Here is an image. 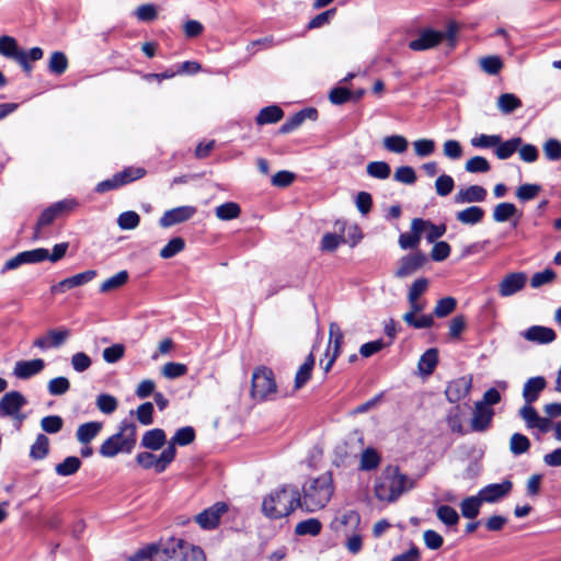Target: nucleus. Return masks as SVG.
Listing matches in <instances>:
<instances>
[{
	"label": "nucleus",
	"mask_w": 561,
	"mask_h": 561,
	"mask_svg": "<svg viewBox=\"0 0 561 561\" xmlns=\"http://www.w3.org/2000/svg\"><path fill=\"white\" fill-rule=\"evenodd\" d=\"M546 386V379L542 376H536L529 378L523 388L525 405L520 408L519 416L524 420L527 428L536 431L538 434H546L552 427V421L540 416L533 407V403L538 400L540 392Z\"/></svg>",
	"instance_id": "nucleus-1"
},
{
	"label": "nucleus",
	"mask_w": 561,
	"mask_h": 561,
	"mask_svg": "<svg viewBox=\"0 0 561 561\" xmlns=\"http://www.w3.org/2000/svg\"><path fill=\"white\" fill-rule=\"evenodd\" d=\"M299 507L308 513L322 510L330 502L334 483L331 472L308 479L301 490Z\"/></svg>",
	"instance_id": "nucleus-2"
},
{
	"label": "nucleus",
	"mask_w": 561,
	"mask_h": 561,
	"mask_svg": "<svg viewBox=\"0 0 561 561\" xmlns=\"http://www.w3.org/2000/svg\"><path fill=\"white\" fill-rule=\"evenodd\" d=\"M300 503V492L295 486L283 485L268 493L262 502L263 514L279 519L291 514Z\"/></svg>",
	"instance_id": "nucleus-3"
},
{
	"label": "nucleus",
	"mask_w": 561,
	"mask_h": 561,
	"mask_svg": "<svg viewBox=\"0 0 561 561\" xmlns=\"http://www.w3.org/2000/svg\"><path fill=\"white\" fill-rule=\"evenodd\" d=\"M412 488L410 479L398 467H387L375 480L374 491L379 501L394 502L403 492Z\"/></svg>",
	"instance_id": "nucleus-4"
},
{
	"label": "nucleus",
	"mask_w": 561,
	"mask_h": 561,
	"mask_svg": "<svg viewBox=\"0 0 561 561\" xmlns=\"http://www.w3.org/2000/svg\"><path fill=\"white\" fill-rule=\"evenodd\" d=\"M152 561H206L203 549L181 538H170L159 543Z\"/></svg>",
	"instance_id": "nucleus-5"
},
{
	"label": "nucleus",
	"mask_w": 561,
	"mask_h": 561,
	"mask_svg": "<svg viewBox=\"0 0 561 561\" xmlns=\"http://www.w3.org/2000/svg\"><path fill=\"white\" fill-rule=\"evenodd\" d=\"M137 425L124 420L121 422L118 432L110 436L101 445L99 453L102 457L113 458L119 453L130 454L137 442Z\"/></svg>",
	"instance_id": "nucleus-6"
},
{
	"label": "nucleus",
	"mask_w": 561,
	"mask_h": 561,
	"mask_svg": "<svg viewBox=\"0 0 561 561\" xmlns=\"http://www.w3.org/2000/svg\"><path fill=\"white\" fill-rule=\"evenodd\" d=\"M27 404V399L20 391L13 390L4 393L0 399V417H11L14 426L20 431L25 414L22 409Z\"/></svg>",
	"instance_id": "nucleus-7"
},
{
	"label": "nucleus",
	"mask_w": 561,
	"mask_h": 561,
	"mask_svg": "<svg viewBox=\"0 0 561 561\" xmlns=\"http://www.w3.org/2000/svg\"><path fill=\"white\" fill-rule=\"evenodd\" d=\"M277 386L272 369L260 366L253 370L251 397L254 400L264 401L276 392Z\"/></svg>",
	"instance_id": "nucleus-8"
},
{
	"label": "nucleus",
	"mask_w": 561,
	"mask_h": 561,
	"mask_svg": "<svg viewBox=\"0 0 561 561\" xmlns=\"http://www.w3.org/2000/svg\"><path fill=\"white\" fill-rule=\"evenodd\" d=\"M75 199H64L51 204L49 207L43 210L37 219V222L33 232V240H39L42 238V229L51 225L56 218L65 213H69L77 206Z\"/></svg>",
	"instance_id": "nucleus-9"
},
{
	"label": "nucleus",
	"mask_w": 561,
	"mask_h": 561,
	"mask_svg": "<svg viewBox=\"0 0 561 561\" xmlns=\"http://www.w3.org/2000/svg\"><path fill=\"white\" fill-rule=\"evenodd\" d=\"M176 455V448L172 446H167V448L159 455L156 456L149 451L139 453L136 456V461L144 469L153 468L156 472H163L168 466L174 460Z\"/></svg>",
	"instance_id": "nucleus-10"
},
{
	"label": "nucleus",
	"mask_w": 561,
	"mask_h": 561,
	"mask_svg": "<svg viewBox=\"0 0 561 561\" xmlns=\"http://www.w3.org/2000/svg\"><path fill=\"white\" fill-rule=\"evenodd\" d=\"M228 512V505L225 502H217L195 515V523L204 530H211L218 527L221 516Z\"/></svg>",
	"instance_id": "nucleus-11"
},
{
	"label": "nucleus",
	"mask_w": 561,
	"mask_h": 561,
	"mask_svg": "<svg viewBox=\"0 0 561 561\" xmlns=\"http://www.w3.org/2000/svg\"><path fill=\"white\" fill-rule=\"evenodd\" d=\"M48 257V250L37 248L28 251L18 253L15 256L9 259L3 267L2 273L12 271L24 264H36L46 261Z\"/></svg>",
	"instance_id": "nucleus-12"
},
{
	"label": "nucleus",
	"mask_w": 561,
	"mask_h": 561,
	"mask_svg": "<svg viewBox=\"0 0 561 561\" xmlns=\"http://www.w3.org/2000/svg\"><path fill=\"white\" fill-rule=\"evenodd\" d=\"M344 334L340 325L335 322H331L329 325V345L325 352L327 363L323 366V370L327 374L332 368L335 359L337 358L341 346L343 344Z\"/></svg>",
	"instance_id": "nucleus-13"
},
{
	"label": "nucleus",
	"mask_w": 561,
	"mask_h": 561,
	"mask_svg": "<svg viewBox=\"0 0 561 561\" xmlns=\"http://www.w3.org/2000/svg\"><path fill=\"white\" fill-rule=\"evenodd\" d=\"M426 262L427 256L420 251L404 255L398 262L394 276L398 278H405L411 276L412 274L416 273Z\"/></svg>",
	"instance_id": "nucleus-14"
},
{
	"label": "nucleus",
	"mask_w": 561,
	"mask_h": 561,
	"mask_svg": "<svg viewBox=\"0 0 561 561\" xmlns=\"http://www.w3.org/2000/svg\"><path fill=\"white\" fill-rule=\"evenodd\" d=\"M70 331L66 328L48 330L44 335L33 341V346L42 351L58 348L66 343Z\"/></svg>",
	"instance_id": "nucleus-15"
},
{
	"label": "nucleus",
	"mask_w": 561,
	"mask_h": 561,
	"mask_svg": "<svg viewBox=\"0 0 561 561\" xmlns=\"http://www.w3.org/2000/svg\"><path fill=\"white\" fill-rule=\"evenodd\" d=\"M96 276L95 270H88L82 273L76 274L68 278L60 280L59 283L50 287L53 294H64L69 289L83 286L94 279Z\"/></svg>",
	"instance_id": "nucleus-16"
},
{
	"label": "nucleus",
	"mask_w": 561,
	"mask_h": 561,
	"mask_svg": "<svg viewBox=\"0 0 561 561\" xmlns=\"http://www.w3.org/2000/svg\"><path fill=\"white\" fill-rule=\"evenodd\" d=\"M46 364L42 358H34L30 360H18L14 364L12 375L20 380H27L41 374Z\"/></svg>",
	"instance_id": "nucleus-17"
},
{
	"label": "nucleus",
	"mask_w": 561,
	"mask_h": 561,
	"mask_svg": "<svg viewBox=\"0 0 561 561\" xmlns=\"http://www.w3.org/2000/svg\"><path fill=\"white\" fill-rule=\"evenodd\" d=\"M527 282V275L524 272L507 274L499 284V294L502 297H510L522 290Z\"/></svg>",
	"instance_id": "nucleus-18"
},
{
	"label": "nucleus",
	"mask_w": 561,
	"mask_h": 561,
	"mask_svg": "<svg viewBox=\"0 0 561 561\" xmlns=\"http://www.w3.org/2000/svg\"><path fill=\"white\" fill-rule=\"evenodd\" d=\"M513 488V483L510 480H504L501 483L488 484L479 491V496L486 503H494L506 496Z\"/></svg>",
	"instance_id": "nucleus-19"
},
{
	"label": "nucleus",
	"mask_w": 561,
	"mask_h": 561,
	"mask_svg": "<svg viewBox=\"0 0 561 561\" xmlns=\"http://www.w3.org/2000/svg\"><path fill=\"white\" fill-rule=\"evenodd\" d=\"M488 196L486 190L481 185H470L467 187H461L455 195L454 202L455 204H473V203H482L485 201Z\"/></svg>",
	"instance_id": "nucleus-20"
},
{
	"label": "nucleus",
	"mask_w": 561,
	"mask_h": 561,
	"mask_svg": "<svg viewBox=\"0 0 561 561\" xmlns=\"http://www.w3.org/2000/svg\"><path fill=\"white\" fill-rule=\"evenodd\" d=\"M494 411L491 407H484L483 403L476 402L471 419V430L473 432L486 431L492 422Z\"/></svg>",
	"instance_id": "nucleus-21"
},
{
	"label": "nucleus",
	"mask_w": 561,
	"mask_h": 561,
	"mask_svg": "<svg viewBox=\"0 0 561 561\" xmlns=\"http://www.w3.org/2000/svg\"><path fill=\"white\" fill-rule=\"evenodd\" d=\"M195 208L192 206H180L173 209H170L163 214V216L159 220V225L163 228H169L171 226L184 222L191 219L195 214Z\"/></svg>",
	"instance_id": "nucleus-22"
},
{
	"label": "nucleus",
	"mask_w": 561,
	"mask_h": 561,
	"mask_svg": "<svg viewBox=\"0 0 561 561\" xmlns=\"http://www.w3.org/2000/svg\"><path fill=\"white\" fill-rule=\"evenodd\" d=\"M444 38V34L434 30H424L417 38L409 43V47L414 51H422L437 46Z\"/></svg>",
	"instance_id": "nucleus-23"
},
{
	"label": "nucleus",
	"mask_w": 561,
	"mask_h": 561,
	"mask_svg": "<svg viewBox=\"0 0 561 561\" xmlns=\"http://www.w3.org/2000/svg\"><path fill=\"white\" fill-rule=\"evenodd\" d=\"M470 389L471 378L463 376L451 380L446 387L445 394L449 402L456 403L466 398L469 394Z\"/></svg>",
	"instance_id": "nucleus-24"
},
{
	"label": "nucleus",
	"mask_w": 561,
	"mask_h": 561,
	"mask_svg": "<svg viewBox=\"0 0 561 561\" xmlns=\"http://www.w3.org/2000/svg\"><path fill=\"white\" fill-rule=\"evenodd\" d=\"M424 219L414 218L411 222V232H404L399 236V245L403 250L414 249L420 244Z\"/></svg>",
	"instance_id": "nucleus-25"
},
{
	"label": "nucleus",
	"mask_w": 561,
	"mask_h": 561,
	"mask_svg": "<svg viewBox=\"0 0 561 561\" xmlns=\"http://www.w3.org/2000/svg\"><path fill=\"white\" fill-rule=\"evenodd\" d=\"M529 342L537 344H549L557 337L554 330L542 325H533L522 333Z\"/></svg>",
	"instance_id": "nucleus-26"
},
{
	"label": "nucleus",
	"mask_w": 561,
	"mask_h": 561,
	"mask_svg": "<svg viewBox=\"0 0 561 561\" xmlns=\"http://www.w3.org/2000/svg\"><path fill=\"white\" fill-rule=\"evenodd\" d=\"M318 112L312 107L304 108L288 118L279 128V133L288 134L297 129L306 119H317Z\"/></svg>",
	"instance_id": "nucleus-27"
},
{
	"label": "nucleus",
	"mask_w": 561,
	"mask_h": 561,
	"mask_svg": "<svg viewBox=\"0 0 561 561\" xmlns=\"http://www.w3.org/2000/svg\"><path fill=\"white\" fill-rule=\"evenodd\" d=\"M167 443L165 432L161 428L147 431L141 438V446L150 450H159Z\"/></svg>",
	"instance_id": "nucleus-28"
},
{
	"label": "nucleus",
	"mask_w": 561,
	"mask_h": 561,
	"mask_svg": "<svg viewBox=\"0 0 561 561\" xmlns=\"http://www.w3.org/2000/svg\"><path fill=\"white\" fill-rule=\"evenodd\" d=\"M102 426V423L96 421L87 422L79 425L76 433L78 442L80 444L88 445L99 435Z\"/></svg>",
	"instance_id": "nucleus-29"
},
{
	"label": "nucleus",
	"mask_w": 561,
	"mask_h": 561,
	"mask_svg": "<svg viewBox=\"0 0 561 561\" xmlns=\"http://www.w3.org/2000/svg\"><path fill=\"white\" fill-rule=\"evenodd\" d=\"M485 211L480 206H469L456 213V220L462 225H477L484 218Z\"/></svg>",
	"instance_id": "nucleus-30"
},
{
	"label": "nucleus",
	"mask_w": 561,
	"mask_h": 561,
	"mask_svg": "<svg viewBox=\"0 0 561 561\" xmlns=\"http://www.w3.org/2000/svg\"><path fill=\"white\" fill-rule=\"evenodd\" d=\"M24 49L20 48L14 37L9 35L0 36V55L15 60Z\"/></svg>",
	"instance_id": "nucleus-31"
},
{
	"label": "nucleus",
	"mask_w": 561,
	"mask_h": 561,
	"mask_svg": "<svg viewBox=\"0 0 561 561\" xmlns=\"http://www.w3.org/2000/svg\"><path fill=\"white\" fill-rule=\"evenodd\" d=\"M438 363V352L436 348H428L420 358L417 368L423 376H430Z\"/></svg>",
	"instance_id": "nucleus-32"
},
{
	"label": "nucleus",
	"mask_w": 561,
	"mask_h": 561,
	"mask_svg": "<svg viewBox=\"0 0 561 561\" xmlns=\"http://www.w3.org/2000/svg\"><path fill=\"white\" fill-rule=\"evenodd\" d=\"M284 116V111L277 105H270L263 107L256 118L255 122L257 125H266V124H275L280 121Z\"/></svg>",
	"instance_id": "nucleus-33"
},
{
	"label": "nucleus",
	"mask_w": 561,
	"mask_h": 561,
	"mask_svg": "<svg viewBox=\"0 0 561 561\" xmlns=\"http://www.w3.org/2000/svg\"><path fill=\"white\" fill-rule=\"evenodd\" d=\"M314 366V356L310 353L295 376V389L302 388L310 379Z\"/></svg>",
	"instance_id": "nucleus-34"
},
{
	"label": "nucleus",
	"mask_w": 561,
	"mask_h": 561,
	"mask_svg": "<svg viewBox=\"0 0 561 561\" xmlns=\"http://www.w3.org/2000/svg\"><path fill=\"white\" fill-rule=\"evenodd\" d=\"M49 454V439L44 434H38L31 445L30 457L33 460H43Z\"/></svg>",
	"instance_id": "nucleus-35"
},
{
	"label": "nucleus",
	"mask_w": 561,
	"mask_h": 561,
	"mask_svg": "<svg viewBox=\"0 0 561 561\" xmlns=\"http://www.w3.org/2000/svg\"><path fill=\"white\" fill-rule=\"evenodd\" d=\"M482 503L483 501L479 494L463 499L460 503V511L462 516L470 519L476 518L480 513Z\"/></svg>",
	"instance_id": "nucleus-36"
},
{
	"label": "nucleus",
	"mask_w": 561,
	"mask_h": 561,
	"mask_svg": "<svg viewBox=\"0 0 561 561\" xmlns=\"http://www.w3.org/2000/svg\"><path fill=\"white\" fill-rule=\"evenodd\" d=\"M522 145V138L515 137L506 141L499 142L495 147V154L501 160L511 158Z\"/></svg>",
	"instance_id": "nucleus-37"
},
{
	"label": "nucleus",
	"mask_w": 561,
	"mask_h": 561,
	"mask_svg": "<svg viewBox=\"0 0 561 561\" xmlns=\"http://www.w3.org/2000/svg\"><path fill=\"white\" fill-rule=\"evenodd\" d=\"M322 529V524L317 518H308L299 522L295 527V534L298 536H317Z\"/></svg>",
	"instance_id": "nucleus-38"
},
{
	"label": "nucleus",
	"mask_w": 561,
	"mask_h": 561,
	"mask_svg": "<svg viewBox=\"0 0 561 561\" xmlns=\"http://www.w3.org/2000/svg\"><path fill=\"white\" fill-rule=\"evenodd\" d=\"M80 467L81 460L76 456H69L62 462L56 465L55 471L60 477H68L78 472Z\"/></svg>",
	"instance_id": "nucleus-39"
},
{
	"label": "nucleus",
	"mask_w": 561,
	"mask_h": 561,
	"mask_svg": "<svg viewBox=\"0 0 561 561\" xmlns=\"http://www.w3.org/2000/svg\"><path fill=\"white\" fill-rule=\"evenodd\" d=\"M195 439V431L192 426H184L179 428L174 436L170 439L168 446H172L175 448L176 445L179 446H187L191 443H193Z\"/></svg>",
	"instance_id": "nucleus-40"
},
{
	"label": "nucleus",
	"mask_w": 561,
	"mask_h": 561,
	"mask_svg": "<svg viewBox=\"0 0 561 561\" xmlns=\"http://www.w3.org/2000/svg\"><path fill=\"white\" fill-rule=\"evenodd\" d=\"M522 106V101L512 93H503L497 99V107L503 114H511Z\"/></svg>",
	"instance_id": "nucleus-41"
},
{
	"label": "nucleus",
	"mask_w": 561,
	"mask_h": 561,
	"mask_svg": "<svg viewBox=\"0 0 561 561\" xmlns=\"http://www.w3.org/2000/svg\"><path fill=\"white\" fill-rule=\"evenodd\" d=\"M382 144L386 150L393 153H403L409 146L407 138L401 135L387 136L383 138Z\"/></svg>",
	"instance_id": "nucleus-42"
},
{
	"label": "nucleus",
	"mask_w": 561,
	"mask_h": 561,
	"mask_svg": "<svg viewBox=\"0 0 561 561\" xmlns=\"http://www.w3.org/2000/svg\"><path fill=\"white\" fill-rule=\"evenodd\" d=\"M128 277L129 275L127 271H121L112 277L105 279L100 286V291L108 293L118 289L127 283Z\"/></svg>",
	"instance_id": "nucleus-43"
},
{
	"label": "nucleus",
	"mask_w": 561,
	"mask_h": 561,
	"mask_svg": "<svg viewBox=\"0 0 561 561\" xmlns=\"http://www.w3.org/2000/svg\"><path fill=\"white\" fill-rule=\"evenodd\" d=\"M517 214V208L512 203H500L493 209V220L496 222L507 221Z\"/></svg>",
	"instance_id": "nucleus-44"
},
{
	"label": "nucleus",
	"mask_w": 561,
	"mask_h": 561,
	"mask_svg": "<svg viewBox=\"0 0 561 561\" xmlns=\"http://www.w3.org/2000/svg\"><path fill=\"white\" fill-rule=\"evenodd\" d=\"M367 174L374 179L386 180L391 174L390 165L385 161H373L366 167Z\"/></svg>",
	"instance_id": "nucleus-45"
},
{
	"label": "nucleus",
	"mask_w": 561,
	"mask_h": 561,
	"mask_svg": "<svg viewBox=\"0 0 561 561\" xmlns=\"http://www.w3.org/2000/svg\"><path fill=\"white\" fill-rule=\"evenodd\" d=\"M402 319L408 325L414 329H427L434 324V318L432 314H422L416 317V314L413 316L412 313H404Z\"/></svg>",
	"instance_id": "nucleus-46"
},
{
	"label": "nucleus",
	"mask_w": 561,
	"mask_h": 561,
	"mask_svg": "<svg viewBox=\"0 0 561 561\" xmlns=\"http://www.w3.org/2000/svg\"><path fill=\"white\" fill-rule=\"evenodd\" d=\"M241 208L237 203L227 202L219 205L215 214L220 220H231L239 217Z\"/></svg>",
	"instance_id": "nucleus-47"
},
{
	"label": "nucleus",
	"mask_w": 561,
	"mask_h": 561,
	"mask_svg": "<svg viewBox=\"0 0 561 561\" xmlns=\"http://www.w3.org/2000/svg\"><path fill=\"white\" fill-rule=\"evenodd\" d=\"M96 408L104 414H112L118 407L117 399L108 393H101L95 400Z\"/></svg>",
	"instance_id": "nucleus-48"
},
{
	"label": "nucleus",
	"mask_w": 561,
	"mask_h": 561,
	"mask_svg": "<svg viewBox=\"0 0 561 561\" xmlns=\"http://www.w3.org/2000/svg\"><path fill=\"white\" fill-rule=\"evenodd\" d=\"M437 518L446 526H456L459 522L457 511L449 505H440L436 510Z\"/></svg>",
	"instance_id": "nucleus-49"
},
{
	"label": "nucleus",
	"mask_w": 561,
	"mask_h": 561,
	"mask_svg": "<svg viewBox=\"0 0 561 561\" xmlns=\"http://www.w3.org/2000/svg\"><path fill=\"white\" fill-rule=\"evenodd\" d=\"M380 463V456L374 448H367L362 453L359 468L370 471L376 469Z\"/></svg>",
	"instance_id": "nucleus-50"
},
{
	"label": "nucleus",
	"mask_w": 561,
	"mask_h": 561,
	"mask_svg": "<svg viewBox=\"0 0 561 561\" xmlns=\"http://www.w3.org/2000/svg\"><path fill=\"white\" fill-rule=\"evenodd\" d=\"M529 448H530V442L527 438V436H525L520 433H515L512 435V437L510 439V450L512 454H514L515 456H518V455H522V454L528 451Z\"/></svg>",
	"instance_id": "nucleus-51"
},
{
	"label": "nucleus",
	"mask_w": 561,
	"mask_h": 561,
	"mask_svg": "<svg viewBox=\"0 0 561 561\" xmlns=\"http://www.w3.org/2000/svg\"><path fill=\"white\" fill-rule=\"evenodd\" d=\"M68 67V59L61 51H54L49 58L48 69L51 73L62 75Z\"/></svg>",
	"instance_id": "nucleus-52"
},
{
	"label": "nucleus",
	"mask_w": 561,
	"mask_h": 561,
	"mask_svg": "<svg viewBox=\"0 0 561 561\" xmlns=\"http://www.w3.org/2000/svg\"><path fill=\"white\" fill-rule=\"evenodd\" d=\"M70 389V381L66 377H56L48 381L47 390L50 396H62Z\"/></svg>",
	"instance_id": "nucleus-53"
},
{
	"label": "nucleus",
	"mask_w": 561,
	"mask_h": 561,
	"mask_svg": "<svg viewBox=\"0 0 561 561\" xmlns=\"http://www.w3.org/2000/svg\"><path fill=\"white\" fill-rule=\"evenodd\" d=\"M481 69L491 76L497 75L503 68L502 59L499 56H485L479 61Z\"/></svg>",
	"instance_id": "nucleus-54"
},
{
	"label": "nucleus",
	"mask_w": 561,
	"mask_h": 561,
	"mask_svg": "<svg viewBox=\"0 0 561 561\" xmlns=\"http://www.w3.org/2000/svg\"><path fill=\"white\" fill-rule=\"evenodd\" d=\"M140 216L133 210L122 213L117 218V225L122 230H133L138 227Z\"/></svg>",
	"instance_id": "nucleus-55"
},
{
	"label": "nucleus",
	"mask_w": 561,
	"mask_h": 561,
	"mask_svg": "<svg viewBox=\"0 0 561 561\" xmlns=\"http://www.w3.org/2000/svg\"><path fill=\"white\" fill-rule=\"evenodd\" d=\"M465 169L469 173H485L490 171L491 165L484 157L474 156L466 162Z\"/></svg>",
	"instance_id": "nucleus-56"
},
{
	"label": "nucleus",
	"mask_w": 561,
	"mask_h": 561,
	"mask_svg": "<svg viewBox=\"0 0 561 561\" xmlns=\"http://www.w3.org/2000/svg\"><path fill=\"white\" fill-rule=\"evenodd\" d=\"M185 248V241L181 237H176L171 239L165 247H163L160 251V256L162 259H171L175 256L178 253L183 251Z\"/></svg>",
	"instance_id": "nucleus-57"
},
{
	"label": "nucleus",
	"mask_w": 561,
	"mask_h": 561,
	"mask_svg": "<svg viewBox=\"0 0 561 561\" xmlns=\"http://www.w3.org/2000/svg\"><path fill=\"white\" fill-rule=\"evenodd\" d=\"M146 174L142 168H126L122 172L115 174L121 186L128 184L135 180L141 179Z\"/></svg>",
	"instance_id": "nucleus-58"
},
{
	"label": "nucleus",
	"mask_w": 561,
	"mask_h": 561,
	"mask_svg": "<svg viewBox=\"0 0 561 561\" xmlns=\"http://www.w3.org/2000/svg\"><path fill=\"white\" fill-rule=\"evenodd\" d=\"M187 373V366L182 363L169 362L161 368V374L167 379H175L184 376Z\"/></svg>",
	"instance_id": "nucleus-59"
},
{
	"label": "nucleus",
	"mask_w": 561,
	"mask_h": 561,
	"mask_svg": "<svg viewBox=\"0 0 561 561\" xmlns=\"http://www.w3.org/2000/svg\"><path fill=\"white\" fill-rule=\"evenodd\" d=\"M462 412L459 405L453 407L447 414V424L449 428L454 433L463 434L462 421H461Z\"/></svg>",
	"instance_id": "nucleus-60"
},
{
	"label": "nucleus",
	"mask_w": 561,
	"mask_h": 561,
	"mask_svg": "<svg viewBox=\"0 0 561 561\" xmlns=\"http://www.w3.org/2000/svg\"><path fill=\"white\" fill-rule=\"evenodd\" d=\"M457 307V300L453 297H445L437 301L434 308V314L444 318L450 314Z\"/></svg>",
	"instance_id": "nucleus-61"
},
{
	"label": "nucleus",
	"mask_w": 561,
	"mask_h": 561,
	"mask_svg": "<svg viewBox=\"0 0 561 561\" xmlns=\"http://www.w3.org/2000/svg\"><path fill=\"white\" fill-rule=\"evenodd\" d=\"M454 187L455 181L448 174H442L435 181L436 194L442 197L449 195L453 192Z\"/></svg>",
	"instance_id": "nucleus-62"
},
{
	"label": "nucleus",
	"mask_w": 561,
	"mask_h": 561,
	"mask_svg": "<svg viewBox=\"0 0 561 561\" xmlns=\"http://www.w3.org/2000/svg\"><path fill=\"white\" fill-rule=\"evenodd\" d=\"M64 425V420L59 415H48L41 420V427L45 433L56 434Z\"/></svg>",
	"instance_id": "nucleus-63"
},
{
	"label": "nucleus",
	"mask_w": 561,
	"mask_h": 561,
	"mask_svg": "<svg viewBox=\"0 0 561 561\" xmlns=\"http://www.w3.org/2000/svg\"><path fill=\"white\" fill-rule=\"evenodd\" d=\"M135 16L141 22H152L158 18L157 7L152 3L141 4L135 10Z\"/></svg>",
	"instance_id": "nucleus-64"
}]
</instances>
